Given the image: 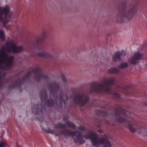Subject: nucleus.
I'll return each instance as SVG.
<instances>
[{
    "mask_svg": "<svg viewBox=\"0 0 147 147\" xmlns=\"http://www.w3.org/2000/svg\"><path fill=\"white\" fill-rule=\"evenodd\" d=\"M109 72L111 74L118 73L120 72V71L116 68H112L109 70Z\"/></svg>",
    "mask_w": 147,
    "mask_h": 147,
    "instance_id": "nucleus-18",
    "label": "nucleus"
},
{
    "mask_svg": "<svg viewBox=\"0 0 147 147\" xmlns=\"http://www.w3.org/2000/svg\"><path fill=\"white\" fill-rule=\"evenodd\" d=\"M84 137L86 139H90L92 145L96 147H99L100 144L105 147H111L112 146L108 137L104 135L102 138H98L97 134L91 130L89 131Z\"/></svg>",
    "mask_w": 147,
    "mask_h": 147,
    "instance_id": "nucleus-5",
    "label": "nucleus"
},
{
    "mask_svg": "<svg viewBox=\"0 0 147 147\" xmlns=\"http://www.w3.org/2000/svg\"><path fill=\"white\" fill-rule=\"evenodd\" d=\"M129 112L125 113L117 112L115 114L117 117L116 121L120 123H126L130 132L134 133L141 128L140 123L135 119L129 117Z\"/></svg>",
    "mask_w": 147,
    "mask_h": 147,
    "instance_id": "nucleus-4",
    "label": "nucleus"
},
{
    "mask_svg": "<svg viewBox=\"0 0 147 147\" xmlns=\"http://www.w3.org/2000/svg\"><path fill=\"white\" fill-rule=\"evenodd\" d=\"M17 147H21L18 144H17Z\"/></svg>",
    "mask_w": 147,
    "mask_h": 147,
    "instance_id": "nucleus-32",
    "label": "nucleus"
},
{
    "mask_svg": "<svg viewBox=\"0 0 147 147\" xmlns=\"http://www.w3.org/2000/svg\"><path fill=\"white\" fill-rule=\"evenodd\" d=\"M78 130L81 131H84L86 130L85 127L83 126H80L78 127Z\"/></svg>",
    "mask_w": 147,
    "mask_h": 147,
    "instance_id": "nucleus-26",
    "label": "nucleus"
},
{
    "mask_svg": "<svg viewBox=\"0 0 147 147\" xmlns=\"http://www.w3.org/2000/svg\"><path fill=\"white\" fill-rule=\"evenodd\" d=\"M68 117L67 116L64 117L63 118V120L66 121L68 119Z\"/></svg>",
    "mask_w": 147,
    "mask_h": 147,
    "instance_id": "nucleus-30",
    "label": "nucleus"
},
{
    "mask_svg": "<svg viewBox=\"0 0 147 147\" xmlns=\"http://www.w3.org/2000/svg\"><path fill=\"white\" fill-rule=\"evenodd\" d=\"M65 123L66 124L68 127L73 129H74L75 128V125L72 122L69 121H65Z\"/></svg>",
    "mask_w": 147,
    "mask_h": 147,
    "instance_id": "nucleus-17",
    "label": "nucleus"
},
{
    "mask_svg": "<svg viewBox=\"0 0 147 147\" xmlns=\"http://www.w3.org/2000/svg\"><path fill=\"white\" fill-rule=\"evenodd\" d=\"M48 88L51 92V97H54L56 103L54 102L53 98L51 99L46 102L45 105L47 107L64 106L65 102L68 99V92L60 90L58 85L56 84L49 85Z\"/></svg>",
    "mask_w": 147,
    "mask_h": 147,
    "instance_id": "nucleus-2",
    "label": "nucleus"
},
{
    "mask_svg": "<svg viewBox=\"0 0 147 147\" xmlns=\"http://www.w3.org/2000/svg\"><path fill=\"white\" fill-rule=\"evenodd\" d=\"M55 127L60 128H64L66 127V125L61 123H59L56 125Z\"/></svg>",
    "mask_w": 147,
    "mask_h": 147,
    "instance_id": "nucleus-21",
    "label": "nucleus"
},
{
    "mask_svg": "<svg viewBox=\"0 0 147 147\" xmlns=\"http://www.w3.org/2000/svg\"><path fill=\"white\" fill-rule=\"evenodd\" d=\"M88 96L84 93H80L76 94L74 97V102L80 106H84L88 101Z\"/></svg>",
    "mask_w": 147,
    "mask_h": 147,
    "instance_id": "nucleus-7",
    "label": "nucleus"
},
{
    "mask_svg": "<svg viewBox=\"0 0 147 147\" xmlns=\"http://www.w3.org/2000/svg\"><path fill=\"white\" fill-rule=\"evenodd\" d=\"M135 7L127 5L118 13L116 19L117 21L120 22L125 18L128 20L131 19L134 14Z\"/></svg>",
    "mask_w": 147,
    "mask_h": 147,
    "instance_id": "nucleus-6",
    "label": "nucleus"
},
{
    "mask_svg": "<svg viewBox=\"0 0 147 147\" xmlns=\"http://www.w3.org/2000/svg\"><path fill=\"white\" fill-rule=\"evenodd\" d=\"M145 105H147V102H146L145 103Z\"/></svg>",
    "mask_w": 147,
    "mask_h": 147,
    "instance_id": "nucleus-33",
    "label": "nucleus"
},
{
    "mask_svg": "<svg viewBox=\"0 0 147 147\" xmlns=\"http://www.w3.org/2000/svg\"><path fill=\"white\" fill-rule=\"evenodd\" d=\"M10 11V7L8 5H6L3 7L0 6V21L9 17L11 15Z\"/></svg>",
    "mask_w": 147,
    "mask_h": 147,
    "instance_id": "nucleus-9",
    "label": "nucleus"
},
{
    "mask_svg": "<svg viewBox=\"0 0 147 147\" xmlns=\"http://www.w3.org/2000/svg\"><path fill=\"white\" fill-rule=\"evenodd\" d=\"M41 70L39 67L34 69L33 72L36 75L34 77V79L36 81H39L42 79H44L47 77L41 73Z\"/></svg>",
    "mask_w": 147,
    "mask_h": 147,
    "instance_id": "nucleus-11",
    "label": "nucleus"
},
{
    "mask_svg": "<svg viewBox=\"0 0 147 147\" xmlns=\"http://www.w3.org/2000/svg\"><path fill=\"white\" fill-rule=\"evenodd\" d=\"M121 53V56H125L126 55V52L125 51H123L121 52H120Z\"/></svg>",
    "mask_w": 147,
    "mask_h": 147,
    "instance_id": "nucleus-27",
    "label": "nucleus"
},
{
    "mask_svg": "<svg viewBox=\"0 0 147 147\" xmlns=\"http://www.w3.org/2000/svg\"><path fill=\"white\" fill-rule=\"evenodd\" d=\"M128 66V63L127 62H123L119 65L118 67L121 69H124L127 67Z\"/></svg>",
    "mask_w": 147,
    "mask_h": 147,
    "instance_id": "nucleus-19",
    "label": "nucleus"
},
{
    "mask_svg": "<svg viewBox=\"0 0 147 147\" xmlns=\"http://www.w3.org/2000/svg\"><path fill=\"white\" fill-rule=\"evenodd\" d=\"M40 97L42 101L45 100L47 98L46 92L44 90L42 91L40 94Z\"/></svg>",
    "mask_w": 147,
    "mask_h": 147,
    "instance_id": "nucleus-15",
    "label": "nucleus"
},
{
    "mask_svg": "<svg viewBox=\"0 0 147 147\" xmlns=\"http://www.w3.org/2000/svg\"><path fill=\"white\" fill-rule=\"evenodd\" d=\"M6 143L3 141H0V147H5Z\"/></svg>",
    "mask_w": 147,
    "mask_h": 147,
    "instance_id": "nucleus-25",
    "label": "nucleus"
},
{
    "mask_svg": "<svg viewBox=\"0 0 147 147\" xmlns=\"http://www.w3.org/2000/svg\"><path fill=\"white\" fill-rule=\"evenodd\" d=\"M98 131L99 133H102V131L101 130H98Z\"/></svg>",
    "mask_w": 147,
    "mask_h": 147,
    "instance_id": "nucleus-31",
    "label": "nucleus"
},
{
    "mask_svg": "<svg viewBox=\"0 0 147 147\" xmlns=\"http://www.w3.org/2000/svg\"><path fill=\"white\" fill-rule=\"evenodd\" d=\"M144 56V54L139 52H135L128 60V62L130 64L136 65L139 63L140 60L143 59Z\"/></svg>",
    "mask_w": 147,
    "mask_h": 147,
    "instance_id": "nucleus-8",
    "label": "nucleus"
},
{
    "mask_svg": "<svg viewBox=\"0 0 147 147\" xmlns=\"http://www.w3.org/2000/svg\"><path fill=\"white\" fill-rule=\"evenodd\" d=\"M74 132L69 130L68 129H64L62 130L59 133V134L61 135H63L65 137L71 135L72 136V135Z\"/></svg>",
    "mask_w": 147,
    "mask_h": 147,
    "instance_id": "nucleus-13",
    "label": "nucleus"
},
{
    "mask_svg": "<svg viewBox=\"0 0 147 147\" xmlns=\"http://www.w3.org/2000/svg\"><path fill=\"white\" fill-rule=\"evenodd\" d=\"M45 38V34H42L40 36L37 38L35 40V41L36 43H39L41 42Z\"/></svg>",
    "mask_w": 147,
    "mask_h": 147,
    "instance_id": "nucleus-16",
    "label": "nucleus"
},
{
    "mask_svg": "<svg viewBox=\"0 0 147 147\" xmlns=\"http://www.w3.org/2000/svg\"><path fill=\"white\" fill-rule=\"evenodd\" d=\"M72 137L76 143L82 144L85 142L81 133L79 131H76L74 132Z\"/></svg>",
    "mask_w": 147,
    "mask_h": 147,
    "instance_id": "nucleus-10",
    "label": "nucleus"
},
{
    "mask_svg": "<svg viewBox=\"0 0 147 147\" xmlns=\"http://www.w3.org/2000/svg\"><path fill=\"white\" fill-rule=\"evenodd\" d=\"M24 48L22 46L16 45L12 40L7 43L0 49V88L2 87L1 80L5 75L3 69H7L12 65L14 57L13 55H9L8 53L12 52L16 53L23 51Z\"/></svg>",
    "mask_w": 147,
    "mask_h": 147,
    "instance_id": "nucleus-1",
    "label": "nucleus"
},
{
    "mask_svg": "<svg viewBox=\"0 0 147 147\" xmlns=\"http://www.w3.org/2000/svg\"><path fill=\"white\" fill-rule=\"evenodd\" d=\"M115 82V79L113 77H104L100 82H94L91 84L90 91L109 93L111 90L109 86L113 84Z\"/></svg>",
    "mask_w": 147,
    "mask_h": 147,
    "instance_id": "nucleus-3",
    "label": "nucleus"
},
{
    "mask_svg": "<svg viewBox=\"0 0 147 147\" xmlns=\"http://www.w3.org/2000/svg\"><path fill=\"white\" fill-rule=\"evenodd\" d=\"M37 54L39 57L48 59H51L53 57V55L47 52H40Z\"/></svg>",
    "mask_w": 147,
    "mask_h": 147,
    "instance_id": "nucleus-12",
    "label": "nucleus"
},
{
    "mask_svg": "<svg viewBox=\"0 0 147 147\" xmlns=\"http://www.w3.org/2000/svg\"><path fill=\"white\" fill-rule=\"evenodd\" d=\"M18 83H19V84L20 85V84H21V82H20L19 81H17V82H15L14 84V85H11L10 86V88H15L17 86H18Z\"/></svg>",
    "mask_w": 147,
    "mask_h": 147,
    "instance_id": "nucleus-24",
    "label": "nucleus"
},
{
    "mask_svg": "<svg viewBox=\"0 0 147 147\" xmlns=\"http://www.w3.org/2000/svg\"><path fill=\"white\" fill-rule=\"evenodd\" d=\"M42 130L45 131L46 133H50L52 134H55V131L53 130L48 129V130H46L42 128Z\"/></svg>",
    "mask_w": 147,
    "mask_h": 147,
    "instance_id": "nucleus-22",
    "label": "nucleus"
},
{
    "mask_svg": "<svg viewBox=\"0 0 147 147\" xmlns=\"http://www.w3.org/2000/svg\"><path fill=\"white\" fill-rule=\"evenodd\" d=\"M62 78L63 82H66V79L64 76H63L62 77Z\"/></svg>",
    "mask_w": 147,
    "mask_h": 147,
    "instance_id": "nucleus-28",
    "label": "nucleus"
},
{
    "mask_svg": "<svg viewBox=\"0 0 147 147\" xmlns=\"http://www.w3.org/2000/svg\"><path fill=\"white\" fill-rule=\"evenodd\" d=\"M32 72L31 71H29L27 73L26 75L22 79L24 81L28 78L32 74Z\"/></svg>",
    "mask_w": 147,
    "mask_h": 147,
    "instance_id": "nucleus-23",
    "label": "nucleus"
},
{
    "mask_svg": "<svg viewBox=\"0 0 147 147\" xmlns=\"http://www.w3.org/2000/svg\"><path fill=\"white\" fill-rule=\"evenodd\" d=\"M5 37L4 31L0 29V40L4 41L5 40Z\"/></svg>",
    "mask_w": 147,
    "mask_h": 147,
    "instance_id": "nucleus-20",
    "label": "nucleus"
},
{
    "mask_svg": "<svg viewBox=\"0 0 147 147\" xmlns=\"http://www.w3.org/2000/svg\"><path fill=\"white\" fill-rule=\"evenodd\" d=\"M121 54V53L119 52L116 53L113 56V60L114 61H116L117 59L120 61L121 60L120 57Z\"/></svg>",
    "mask_w": 147,
    "mask_h": 147,
    "instance_id": "nucleus-14",
    "label": "nucleus"
},
{
    "mask_svg": "<svg viewBox=\"0 0 147 147\" xmlns=\"http://www.w3.org/2000/svg\"><path fill=\"white\" fill-rule=\"evenodd\" d=\"M114 96H115L117 98H118L119 97V94L116 93H115L114 94Z\"/></svg>",
    "mask_w": 147,
    "mask_h": 147,
    "instance_id": "nucleus-29",
    "label": "nucleus"
}]
</instances>
